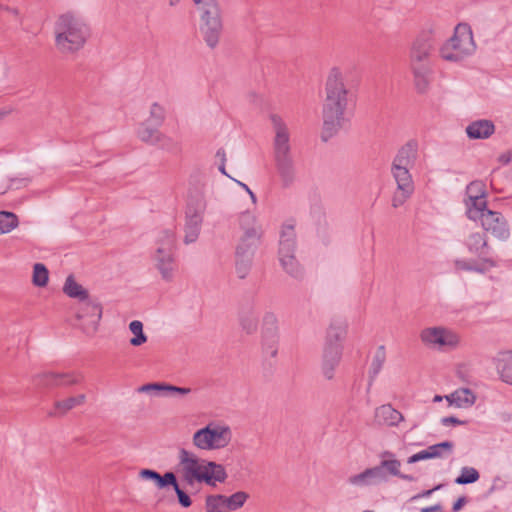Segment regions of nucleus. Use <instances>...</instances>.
Instances as JSON below:
<instances>
[{"label":"nucleus","instance_id":"nucleus-6","mask_svg":"<svg viewBox=\"0 0 512 512\" xmlns=\"http://www.w3.org/2000/svg\"><path fill=\"white\" fill-rule=\"evenodd\" d=\"M205 182L200 178L191 179L187 192L185 212L184 243L191 244L198 239L206 210Z\"/></svg>","mask_w":512,"mask_h":512},{"label":"nucleus","instance_id":"nucleus-20","mask_svg":"<svg viewBox=\"0 0 512 512\" xmlns=\"http://www.w3.org/2000/svg\"><path fill=\"white\" fill-rule=\"evenodd\" d=\"M160 126L145 121L141 123L137 129V136L140 140L150 144H159L162 148L168 149V144L165 142L170 139L164 137L158 130Z\"/></svg>","mask_w":512,"mask_h":512},{"label":"nucleus","instance_id":"nucleus-48","mask_svg":"<svg viewBox=\"0 0 512 512\" xmlns=\"http://www.w3.org/2000/svg\"><path fill=\"white\" fill-rule=\"evenodd\" d=\"M177 477L173 472H166L164 475H159L157 480L155 481L156 486L159 489L166 488L168 486H176Z\"/></svg>","mask_w":512,"mask_h":512},{"label":"nucleus","instance_id":"nucleus-28","mask_svg":"<svg viewBox=\"0 0 512 512\" xmlns=\"http://www.w3.org/2000/svg\"><path fill=\"white\" fill-rule=\"evenodd\" d=\"M446 400L456 407H470L476 401V395L468 388L459 389L445 396Z\"/></svg>","mask_w":512,"mask_h":512},{"label":"nucleus","instance_id":"nucleus-40","mask_svg":"<svg viewBox=\"0 0 512 512\" xmlns=\"http://www.w3.org/2000/svg\"><path fill=\"white\" fill-rule=\"evenodd\" d=\"M248 498V493L244 491H238L230 496H225L226 507L228 509V512L235 511L243 507Z\"/></svg>","mask_w":512,"mask_h":512},{"label":"nucleus","instance_id":"nucleus-32","mask_svg":"<svg viewBox=\"0 0 512 512\" xmlns=\"http://www.w3.org/2000/svg\"><path fill=\"white\" fill-rule=\"evenodd\" d=\"M240 324L243 330H245L248 334H251L257 330L258 314L252 306L241 311Z\"/></svg>","mask_w":512,"mask_h":512},{"label":"nucleus","instance_id":"nucleus-33","mask_svg":"<svg viewBox=\"0 0 512 512\" xmlns=\"http://www.w3.org/2000/svg\"><path fill=\"white\" fill-rule=\"evenodd\" d=\"M385 361H386V350L383 345H380L377 348V350L375 351V354L373 356V359H372V362H371V365L369 368V378H370L369 385H371L372 382L375 380V378L378 376V374L380 373V371L383 368Z\"/></svg>","mask_w":512,"mask_h":512},{"label":"nucleus","instance_id":"nucleus-54","mask_svg":"<svg viewBox=\"0 0 512 512\" xmlns=\"http://www.w3.org/2000/svg\"><path fill=\"white\" fill-rule=\"evenodd\" d=\"M235 181H236V183H237V184H238L242 189H244V190L246 191V193H248V194H249V196H250V198H251L252 202H253V203H256L257 198H256V195L254 194V192H253V191H252V190H251V189H250V188H249L245 183H243V182H241V181H238V180H235Z\"/></svg>","mask_w":512,"mask_h":512},{"label":"nucleus","instance_id":"nucleus-46","mask_svg":"<svg viewBox=\"0 0 512 512\" xmlns=\"http://www.w3.org/2000/svg\"><path fill=\"white\" fill-rule=\"evenodd\" d=\"M165 118V110L158 103H153L150 108V117L146 120L156 126H161Z\"/></svg>","mask_w":512,"mask_h":512},{"label":"nucleus","instance_id":"nucleus-26","mask_svg":"<svg viewBox=\"0 0 512 512\" xmlns=\"http://www.w3.org/2000/svg\"><path fill=\"white\" fill-rule=\"evenodd\" d=\"M494 131L495 126L493 122L486 119L473 121L466 127V133L470 139H486L490 137Z\"/></svg>","mask_w":512,"mask_h":512},{"label":"nucleus","instance_id":"nucleus-22","mask_svg":"<svg viewBox=\"0 0 512 512\" xmlns=\"http://www.w3.org/2000/svg\"><path fill=\"white\" fill-rule=\"evenodd\" d=\"M375 419L380 425L397 427L404 420V416L392 405L384 404L375 410Z\"/></svg>","mask_w":512,"mask_h":512},{"label":"nucleus","instance_id":"nucleus-36","mask_svg":"<svg viewBox=\"0 0 512 512\" xmlns=\"http://www.w3.org/2000/svg\"><path fill=\"white\" fill-rule=\"evenodd\" d=\"M279 261L282 268L291 277L300 278L302 276V269L295 255L280 257Z\"/></svg>","mask_w":512,"mask_h":512},{"label":"nucleus","instance_id":"nucleus-41","mask_svg":"<svg viewBox=\"0 0 512 512\" xmlns=\"http://www.w3.org/2000/svg\"><path fill=\"white\" fill-rule=\"evenodd\" d=\"M130 331L134 334V337L130 339L132 346H140L147 341V336L143 332V324L139 320H133L129 324Z\"/></svg>","mask_w":512,"mask_h":512},{"label":"nucleus","instance_id":"nucleus-9","mask_svg":"<svg viewBox=\"0 0 512 512\" xmlns=\"http://www.w3.org/2000/svg\"><path fill=\"white\" fill-rule=\"evenodd\" d=\"M231 439L232 432L228 426L211 422L194 433L193 444L198 449L210 451L226 447Z\"/></svg>","mask_w":512,"mask_h":512},{"label":"nucleus","instance_id":"nucleus-13","mask_svg":"<svg viewBox=\"0 0 512 512\" xmlns=\"http://www.w3.org/2000/svg\"><path fill=\"white\" fill-rule=\"evenodd\" d=\"M420 339L424 345L443 351L454 349L460 343V337L456 332L441 326L423 329Z\"/></svg>","mask_w":512,"mask_h":512},{"label":"nucleus","instance_id":"nucleus-19","mask_svg":"<svg viewBox=\"0 0 512 512\" xmlns=\"http://www.w3.org/2000/svg\"><path fill=\"white\" fill-rule=\"evenodd\" d=\"M342 348L336 346H324L322 356V374L327 380H332L335 375V369L342 358Z\"/></svg>","mask_w":512,"mask_h":512},{"label":"nucleus","instance_id":"nucleus-5","mask_svg":"<svg viewBox=\"0 0 512 512\" xmlns=\"http://www.w3.org/2000/svg\"><path fill=\"white\" fill-rule=\"evenodd\" d=\"M179 459L182 466L183 480L188 485H194L195 483L215 485L216 482L222 483L227 478L223 465L198 458L185 449L180 450Z\"/></svg>","mask_w":512,"mask_h":512},{"label":"nucleus","instance_id":"nucleus-21","mask_svg":"<svg viewBox=\"0 0 512 512\" xmlns=\"http://www.w3.org/2000/svg\"><path fill=\"white\" fill-rule=\"evenodd\" d=\"M500 379L512 385V350L500 351L493 358Z\"/></svg>","mask_w":512,"mask_h":512},{"label":"nucleus","instance_id":"nucleus-49","mask_svg":"<svg viewBox=\"0 0 512 512\" xmlns=\"http://www.w3.org/2000/svg\"><path fill=\"white\" fill-rule=\"evenodd\" d=\"M173 489L177 495L179 504L184 508L190 507L192 504V500L190 496L180 488L178 482L176 483V486L173 487Z\"/></svg>","mask_w":512,"mask_h":512},{"label":"nucleus","instance_id":"nucleus-29","mask_svg":"<svg viewBox=\"0 0 512 512\" xmlns=\"http://www.w3.org/2000/svg\"><path fill=\"white\" fill-rule=\"evenodd\" d=\"M464 202L466 206V215L474 222H478L484 216L486 211L490 210L487 208L486 198H477L476 201L465 199Z\"/></svg>","mask_w":512,"mask_h":512},{"label":"nucleus","instance_id":"nucleus-39","mask_svg":"<svg viewBox=\"0 0 512 512\" xmlns=\"http://www.w3.org/2000/svg\"><path fill=\"white\" fill-rule=\"evenodd\" d=\"M18 226V218L12 212H0V235L11 232Z\"/></svg>","mask_w":512,"mask_h":512},{"label":"nucleus","instance_id":"nucleus-47","mask_svg":"<svg viewBox=\"0 0 512 512\" xmlns=\"http://www.w3.org/2000/svg\"><path fill=\"white\" fill-rule=\"evenodd\" d=\"M253 257H236V274L240 279H244L250 270Z\"/></svg>","mask_w":512,"mask_h":512},{"label":"nucleus","instance_id":"nucleus-4","mask_svg":"<svg viewBox=\"0 0 512 512\" xmlns=\"http://www.w3.org/2000/svg\"><path fill=\"white\" fill-rule=\"evenodd\" d=\"M54 30L56 47L64 54L75 53L82 49L91 34L85 20L73 12L60 15Z\"/></svg>","mask_w":512,"mask_h":512},{"label":"nucleus","instance_id":"nucleus-12","mask_svg":"<svg viewBox=\"0 0 512 512\" xmlns=\"http://www.w3.org/2000/svg\"><path fill=\"white\" fill-rule=\"evenodd\" d=\"M462 244L469 254L478 258L481 264H485L490 268L497 266L494 251L488 243V237L485 232H470L463 239Z\"/></svg>","mask_w":512,"mask_h":512},{"label":"nucleus","instance_id":"nucleus-43","mask_svg":"<svg viewBox=\"0 0 512 512\" xmlns=\"http://www.w3.org/2000/svg\"><path fill=\"white\" fill-rule=\"evenodd\" d=\"M477 198H486L485 184L479 180L470 182L466 187L465 199L476 201Z\"/></svg>","mask_w":512,"mask_h":512},{"label":"nucleus","instance_id":"nucleus-31","mask_svg":"<svg viewBox=\"0 0 512 512\" xmlns=\"http://www.w3.org/2000/svg\"><path fill=\"white\" fill-rule=\"evenodd\" d=\"M63 291L70 298L78 299L79 303L89 299L88 291L75 281L73 275H69L66 278Z\"/></svg>","mask_w":512,"mask_h":512},{"label":"nucleus","instance_id":"nucleus-14","mask_svg":"<svg viewBox=\"0 0 512 512\" xmlns=\"http://www.w3.org/2000/svg\"><path fill=\"white\" fill-rule=\"evenodd\" d=\"M262 350L266 356L276 357L278 353V319L273 312H266L261 327Z\"/></svg>","mask_w":512,"mask_h":512},{"label":"nucleus","instance_id":"nucleus-61","mask_svg":"<svg viewBox=\"0 0 512 512\" xmlns=\"http://www.w3.org/2000/svg\"><path fill=\"white\" fill-rule=\"evenodd\" d=\"M0 8L4 9V10L10 12V13L17 14V10L14 9V8H9L7 6H0Z\"/></svg>","mask_w":512,"mask_h":512},{"label":"nucleus","instance_id":"nucleus-25","mask_svg":"<svg viewBox=\"0 0 512 512\" xmlns=\"http://www.w3.org/2000/svg\"><path fill=\"white\" fill-rule=\"evenodd\" d=\"M347 335V324L341 321L332 322L327 330L324 346H336L343 349Z\"/></svg>","mask_w":512,"mask_h":512},{"label":"nucleus","instance_id":"nucleus-62","mask_svg":"<svg viewBox=\"0 0 512 512\" xmlns=\"http://www.w3.org/2000/svg\"><path fill=\"white\" fill-rule=\"evenodd\" d=\"M219 170H220V172H221L222 174H224V175H227V176H228V174L226 173V170H225V164H224V162L219 166Z\"/></svg>","mask_w":512,"mask_h":512},{"label":"nucleus","instance_id":"nucleus-52","mask_svg":"<svg viewBox=\"0 0 512 512\" xmlns=\"http://www.w3.org/2000/svg\"><path fill=\"white\" fill-rule=\"evenodd\" d=\"M30 183V178L28 177H16L11 180V185L16 189L25 187Z\"/></svg>","mask_w":512,"mask_h":512},{"label":"nucleus","instance_id":"nucleus-53","mask_svg":"<svg viewBox=\"0 0 512 512\" xmlns=\"http://www.w3.org/2000/svg\"><path fill=\"white\" fill-rule=\"evenodd\" d=\"M441 424L444 425V426H449V425H463L465 424L464 421L454 417V416H447V417H443L441 419Z\"/></svg>","mask_w":512,"mask_h":512},{"label":"nucleus","instance_id":"nucleus-63","mask_svg":"<svg viewBox=\"0 0 512 512\" xmlns=\"http://www.w3.org/2000/svg\"><path fill=\"white\" fill-rule=\"evenodd\" d=\"M217 156L222 157V159H225V152L224 150L220 149L217 151Z\"/></svg>","mask_w":512,"mask_h":512},{"label":"nucleus","instance_id":"nucleus-17","mask_svg":"<svg viewBox=\"0 0 512 512\" xmlns=\"http://www.w3.org/2000/svg\"><path fill=\"white\" fill-rule=\"evenodd\" d=\"M485 233L492 234L500 241H506L510 237V229L506 218L501 212L489 210L478 221Z\"/></svg>","mask_w":512,"mask_h":512},{"label":"nucleus","instance_id":"nucleus-60","mask_svg":"<svg viewBox=\"0 0 512 512\" xmlns=\"http://www.w3.org/2000/svg\"><path fill=\"white\" fill-rule=\"evenodd\" d=\"M251 102L258 104L262 102V99L260 96L256 95V93H251L249 95Z\"/></svg>","mask_w":512,"mask_h":512},{"label":"nucleus","instance_id":"nucleus-15","mask_svg":"<svg viewBox=\"0 0 512 512\" xmlns=\"http://www.w3.org/2000/svg\"><path fill=\"white\" fill-rule=\"evenodd\" d=\"M76 317L81 322L84 333L92 335L98 330L102 318V307L99 303L88 299L78 304Z\"/></svg>","mask_w":512,"mask_h":512},{"label":"nucleus","instance_id":"nucleus-56","mask_svg":"<svg viewBox=\"0 0 512 512\" xmlns=\"http://www.w3.org/2000/svg\"><path fill=\"white\" fill-rule=\"evenodd\" d=\"M466 502V498L465 497H460L454 504H453V507H452V511L453 512H457L458 510H460L462 508V506L464 505V503Z\"/></svg>","mask_w":512,"mask_h":512},{"label":"nucleus","instance_id":"nucleus-11","mask_svg":"<svg viewBox=\"0 0 512 512\" xmlns=\"http://www.w3.org/2000/svg\"><path fill=\"white\" fill-rule=\"evenodd\" d=\"M159 241L161 243L153 256V260L162 279L166 282H171L174 279V273L177 266L172 252L174 233L171 230H163Z\"/></svg>","mask_w":512,"mask_h":512},{"label":"nucleus","instance_id":"nucleus-44","mask_svg":"<svg viewBox=\"0 0 512 512\" xmlns=\"http://www.w3.org/2000/svg\"><path fill=\"white\" fill-rule=\"evenodd\" d=\"M48 279L49 272L46 266L42 263H36L33 268V284L38 287H43L47 284Z\"/></svg>","mask_w":512,"mask_h":512},{"label":"nucleus","instance_id":"nucleus-18","mask_svg":"<svg viewBox=\"0 0 512 512\" xmlns=\"http://www.w3.org/2000/svg\"><path fill=\"white\" fill-rule=\"evenodd\" d=\"M433 48V42L428 36L417 37L410 50V68L430 66L429 57Z\"/></svg>","mask_w":512,"mask_h":512},{"label":"nucleus","instance_id":"nucleus-24","mask_svg":"<svg viewBox=\"0 0 512 512\" xmlns=\"http://www.w3.org/2000/svg\"><path fill=\"white\" fill-rule=\"evenodd\" d=\"M78 382V376L75 374L45 372L38 376L37 383L44 386H70Z\"/></svg>","mask_w":512,"mask_h":512},{"label":"nucleus","instance_id":"nucleus-37","mask_svg":"<svg viewBox=\"0 0 512 512\" xmlns=\"http://www.w3.org/2000/svg\"><path fill=\"white\" fill-rule=\"evenodd\" d=\"M454 269L456 271H467L484 274L486 269L481 262L469 261L466 259L457 258L453 261Z\"/></svg>","mask_w":512,"mask_h":512},{"label":"nucleus","instance_id":"nucleus-64","mask_svg":"<svg viewBox=\"0 0 512 512\" xmlns=\"http://www.w3.org/2000/svg\"><path fill=\"white\" fill-rule=\"evenodd\" d=\"M181 0H169V5L170 6H176Z\"/></svg>","mask_w":512,"mask_h":512},{"label":"nucleus","instance_id":"nucleus-30","mask_svg":"<svg viewBox=\"0 0 512 512\" xmlns=\"http://www.w3.org/2000/svg\"><path fill=\"white\" fill-rule=\"evenodd\" d=\"M139 392H150V391H158L165 392L167 394H178V395H187L191 392L190 388L186 387H178L165 383H149L142 385L139 387Z\"/></svg>","mask_w":512,"mask_h":512},{"label":"nucleus","instance_id":"nucleus-27","mask_svg":"<svg viewBox=\"0 0 512 512\" xmlns=\"http://www.w3.org/2000/svg\"><path fill=\"white\" fill-rule=\"evenodd\" d=\"M413 77H414V84L416 87V90L419 93H425L428 91L433 69L432 66H421V67H415L411 68Z\"/></svg>","mask_w":512,"mask_h":512},{"label":"nucleus","instance_id":"nucleus-35","mask_svg":"<svg viewBox=\"0 0 512 512\" xmlns=\"http://www.w3.org/2000/svg\"><path fill=\"white\" fill-rule=\"evenodd\" d=\"M85 399L86 396L84 394H79L75 397H69L67 399L57 401L55 403V412L53 415L65 414L74 407L82 405L85 402Z\"/></svg>","mask_w":512,"mask_h":512},{"label":"nucleus","instance_id":"nucleus-57","mask_svg":"<svg viewBox=\"0 0 512 512\" xmlns=\"http://www.w3.org/2000/svg\"><path fill=\"white\" fill-rule=\"evenodd\" d=\"M380 456L382 458L381 460H398L391 451H383Z\"/></svg>","mask_w":512,"mask_h":512},{"label":"nucleus","instance_id":"nucleus-16","mask_svg":"<svg viewBox=\"0 0 512 512\" xmlns=\"http://www.w3.org/2000/svg\"><path fill=\"white\" fill-rule=\"evenodd\" d=\"M223 31L221 11L211 15H200V32L208 47L214 49Z\"/></svg>","mask_w":512,"mask_h":512},{"label":"nucleus","instance_id":"nucleus-55","mask_svg":"<svg viewBox=\"0 0 512 512\" xmlns=\"http://www.w3.org/2000/svg\"><path fill=\"white\" fill-rule=\"evenodd\" d=\"M441 488V485H438L432 489H429V490H426V491H422L421 493H419L418 495L414 496L413 499H418V498H423V497H428L430 496L434 491L438 490Z\"/></svg>","mask_w":512,"mask_h":512},{"label":"nucleus","instance_id":"nucleus-34","mask_svg":"<svg viewBox=\"0 0 512 512\" xmlns=\"http://www.w3.org/2000/svg\"><path fill=\"white\" fill-rule=\"evenodd\" d=\"M454 443L451 441H443L430 445L426 448L429 458H445L453 453Z\"/></svg>","mask_w":512,"mask_h":512},{"label":"nucleus","instance_id":"nucleus-45","mask_svg":"<svg viewBox=\"0 0 512 512\" xmlns=\"http://www.w3.org/2000/svg\"><path fill=\"white\" fill-rule=\"evenodd\" d=\"M479 472L473 467H463L460 475L455 479V483L459 485L471 484L478 481Z\"/></svg>","mask_w":512,"mask_h":512},{"label":"nucleus","instance_id":"nucleus-3","mask_svg":"<svg viewBox=\"0 0 512 512\" xmlns=\"http://www.w3.org/2000/svg\"><path fill=\"white\" fill-rule=\"evenodd\" d=\"M418 157V144L409 141L403 145L395 155L391 174L396 182L397 188L392 197V206H402L414 193L415 185L410 170L415 166Z\"/></svg>","mask_w":512,"mask_h":512},{"label":"nucleus","instance_id":"nucleus-1","mask_svg":"<svg viewBox=\"0 0 512 512\" xmlns=\"http://www.w3.org/2000/svg\"><path fill=\"white\" fill-rule=\"evenodd\" d=\"M347 107L348 90L343 74L339 68L334 67L330 70L325 84L322 131L324 141L332 138L349 120Z\"/></svg>","mask_w":512,"mask_h":512},{"label":"nucleus","instance_id":"nucleus-38","mask_svg":"<svg viewBox=\"0 0 512 512\" xmlns=\"http://www.w3.org/2000/svg\"><path fill=\"white\" fill-rule=\"evenodd\" d=\"M207 512H228L225 495L217 494L206 497Z\"/></svg>","mask_w":512,"mask_h":512},{"label":"nucleus","instance_id":"nucleus-10","mask_svg":"<svg viewBox=\"0 0 512 512\" xmlns=\"http://www.w3.org/2000/svg\"><path fill=\"white\" fill-rule=\"evenodd\" d=\"M239 225L243 235L236 247V257H253L260 243L261 227L257 224L255 215L249 211L240 214Z\"/></svg>","mask_w":512,"mask_h":512},{"label":"nucleus","instance_id":"nucleus-58","mask_svg":"<svg viewBox=\"0 0 512 512\" xmlns=\"http://www.w3.org/2000/svg\"><path fill=\"white\" fill-rule=\"evenodd\" d=\"M499 161L502 164L507 165L511 162V155L509 153H504V154L500 155Z\"/></svg>","mask_w":512,"mask_h":512},{"label":"nucleus","instance_id":"nucleus-59","mask_svg":"<svg viewBox=\"0 0 512 512\" xmlns=\"http://www.w3.org/2000/svg\"><path fill=\"white\" fill-rule=\"evenodd\" d=\"M441 509H442L441 505L436 504L434 506L422 508L421 512H435V511H440Z\"/></svg>","mask_w":512,"mask_h":512},{"label":"nucleus","instance_id":"nucleus-51","mask_svg":"<svg viewBox=\"0 0 512 512\" xmlns=\"http://www.w3.org/2000/svg\"><path fill=\"white\" fill-rule=\"evenodd\" d=\"M159 475L160 474L158 472H156L155 470H151V469H142L140 471V476L143 479L152 480L154 482L157 480Z\"/></svg>","mask_w":512,"mask_h":512},{"label":"nucleus","instance_id":"nucleus-8","mask_svg":"<svg viewBox=\"0 0 512 512\" xmlns=\"http://www.w3.org/2000/svg\"><path fill=\"white\" fill-rule=\"evenodd\" d=\"M388 475L398 477L402 480L413 482L416 478L409 474L401 473V462L399 460H381L374 467L367 468L363 472L349 478V483L354 486H370L388 481Z\"/></svg>","mask_w":512,"mask_h":512},{"label":"nucleus","instance_id":"nucleus-50","mask_svg":"<svg viewBox=\"0 0 512 512\" xmlns=\"http://www.w3.org/2000/svg\"><path fill=\"white\" fill-rule=\"evenodd\" d=\"M429 455L426 449L421 450L407 458L408 464H414L419 461L429 460Z\"/></svg>","mask_w":512,"mask_h":512},{"label":"nucleus","instance_id":"nucleus-42","mask_svg":"<svg viewBox=\"0 0 512 512\" xmlns=\"http://www.w3.org/2000/svg\"><path fill=\"white\" fill-rule=\"evenodd\" d=\"M200 15H211L221 11L218 0H192Z\"/></svg>","mask_w":512,"mask_h":512},{"label":"nucleus","instance_id":"nucleus-7","mask_svg":"<svg viewBox=\"0 0 512 512\" xmlns=\"http://www.w3.org/2000/svg\"><path fill=\"white\" fill-rule=\"evenodd\" d=\"M476 50L473 33L470 25L459 23L453 36L440 48V56L449 62H460L471 56Z\"/></svg>","mask_w":512,"mask_h":512},{"label":"nucleus","instance_id":"nucleus-2","mask_svg":"<svg viewBox=\"0 0 512 512\" xmlns=\"http://www.w3.org/2000/svg\"><path fill=\"white\" fill-rule=\"evenodd\" d=\"M270 120L275 133L273 139L275 169L282 187L289 188L297 180V168L292 154L289 129L278 114H271Z\"/></svg>","mask_w":512,"mask_h":512},{"label":"nucleus","instance_id":"nucleus-23","mask_svg":"<svg viewBox=\"0 0 512 512\" xmlns=\"http://www.w3.org/2000/svg\"><path fill=\"white\" fill-rule=\"evenodd\" d=\"M296 234L292 224L283 225L280 233L278 256L285 257L295 255Z\"/></svg>","mask_w":512,"mask_h":512}]
</instances>
